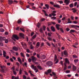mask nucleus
<instances>
[{
  "label": "nucleus",
  "instance_id": "1",
  "mask_svg": "<svg viewBox=\"0 0 79 79\" xmlns=\"http://www.w3.org/2000/svg\"><path fill=\"white\" fill-rule=\"evenodd\" d=\"M12 36V37L11 38V39L15 42H16V39L17 40H19V37H18L17 35H14Z\"/></svg>",
  "mask_w": 79,
  "mask_h": 79
},
{
  "label": "nucleus",
  "instance_id": "2",
  "mask_svg": "<svg viewBox=\"0 0 79 79\" xmlns=\"http://www.w3.org/2000/svg\"><path fill=\"white\" fill-rule=\"evenodd\" d=\"M60 26V25H58V24H56V27L58 31H59V30H60V31H61V32H62V33H63V32H64V31H63V28H59Z\"/></svg>",
  "mask_w": 79,
  "mask_h": 79
},
{
  "label": "nucleus",
  "instance_id": "3",
  "mask_svg": "<svg viewBox=\"0 0 79 79\" xmlns=\"http://www.w3.org/2000/svg\"><path fill=\"white\" fill-rule=\"evenodd\" d=\"M46 64L48 66H53V63L52 61H48L46 62Z\"/></svg>",
  "mask_w": 79,
  "mask_h": 79
},
{
  "label": "nucleus",
  "instance_id": "4",
  "mask_svg": "<svg viewBox=\"0 0 79 79\" xmlns=\"http://www.w3.org/2000/svg\"><path fill=\"white\" fill-rule=\"evenodd\" d=\"M55 61L56 62L54 63V64L58 63V62L59 61V60H58V59L57 60V56H56V54H55L54 56V62H55Z\"/></svg>",
  "mask_w": 79,
  "mask_h": 79
},
{
  "label": "nucleus",
  "instance_id": "5",
  "mask_svg": "<svg viewBox=\"0 0 79 79\" xmlns=\"http://www.w3.org/2000/svg\"><path fill=\"white\" fill-rule=\"evenodd\" d=\"M31 68H32V69H34V70L36 71L35 73H37V72H38V69H37V67L36 66H34V65L31 64Z\"/></svg>",
  "mask_w": 79,
  "mask_h": 79
},
{
  "label": "nucleus",
  "instance_id": "6",
  "mask_svg": "<svg viewBox=\"0 0 79 79\" xmlns=\"http://www.w3.org/2000/svg\"><path fill=\"white\" fill-rule=\"evenodd\" d=\"M52 72V70L51 69H49L48 70V72H45L44 74H46V75H48L49 73H50Z\"/></svg>",
  "mask_w": 79,
  "mask_h": 79
},
{
  "label": "nucleus",
  "instance_id": "7",
  "mask_svg": "<svg viewBox=\"0 0 79 79\" xmlns=\"http://www.w3.org/2000/svg\"><path fill=\"white\" fill-rule=\"evenodd\" d=\"M6 40V38L5 37H2V36H0V41L2 42V40L5 41Z\"/></svg>",
  "mask_w": 79,
  "mask_h": 79
},
{
  "label": "nucleus",
  "instance_id": "8",
  "mask_svg": "<svg viewBox=\"0 0 79 79\" xmlns=\"http://www.w3.org/2000/svg\"><path fill=\"white\" fill-rule=\"evenodd\" d=\"M75 32L76 34H78V32L72 29L70 31H69L70 33L71 34H73V33H74Z\"/></svg>",
  "mask_w": 79,
  "mask_h": 79
},
{
  "label": "nucleus",
  "instance_id": "9",
  "mask_svg": "<svg viewBox=\"0 0 79 79\" xmlns=\"http://www.w3.org/2000/svg\"><path fill=\"white\" fill-rule=\"evenodd\" d=\"M64 3H66V5H69V4L70 3V1L69 0H65L64 1Z\"/></svg>",
  "mask_w": 79,
  "mask_h": 79
},
{
  "label": "nucleus",
  "instance_id": "10",
  "mask_svg": "<svg viewBox=\"0 0 79 79\" xmlns=\"http://www.w3.org/2000/svg\"><path fill=\"white\" fill-rule=\"evenodd\" d=\"M31 60L33 61V62H34V61H35L37 60V58L35 57H34V56H32L31 57Z\"/></svg>",
  "mask_w": 79,
  "mask_h": 79
},
{
  "label": "nucleus",
  "instance_id": "11",
  "mask_svg": "<svg viewBox=\"0 0 79 79\" xmlns=\"http://www.w3.org/2000/svg\"><path fill=\"white\" fill-rule=\"evenodd\" d=\"M8 4H9V5H11V4L13 3L14 2L12 1V0H8Z\"/></svg>",
  "mask_w": 79,
  "mask_h": 79
},
{
  "label": "nucleus",
  "instance_id": "12",
  "mask_svg": "<svg viewBox=\"0 0 79 79\" xmlns=\"http://www.w3.org/2000/svg\"><path fill=\"white\" fill-rule=\"evenodd\" d=\"M19 36L20 37L23 38V39H24V35L23 34L20 33Z\"/></svg>",
  "mask_w": 79,
  "mask_h": 79
},
{
  "label": "nucleus",
  "instance_id": "13",
  "mask_svg": "<svg viewBox=\"0 0 79 79\" xmlns=\"http://www.w3.org/2000/svg\"><path fill=\"white\" fill-rule=\"evenodd\" d=\"M41 58L42 60H44L46 58V56L44 55H41Z\"/></svg>",
  "mask_w": 79,
  "mask_h": 79
},
{
  "label": "nucleus",
  "instance_id": "14",
  "mask_svg": "<svg viewBox=\"0 0 79 79\" xmlns=\"http://www.w3.org/2000/svg\"><path fill=\"white\" fill-rule=\"evenodd\" d=\"M65 63V64H66V63H68V64H69V60H68V58H65V61L64 64Z\"/></svg>",
  "mask_w": 79,
  "mask_h": 79
},
{
  "label": "nucleus",
  "instance_id": "15",
  "mask_svg": "<svg viewBox=\"0 0 79 79\" xmlns=\"http://www.w3.org/2000/svg\"><path fill=\"white\" fill-rule=\"evenodd\" d=\"M51 29L52 31H53V32H55V28L53 26H52L51 27Z\"/></svg>",
  "mask_w": 79,
  "mask_h": 79
},
{
  "label": "nucleus",
  "instance_id": "16",
  "mask_svg": "<svg viewBox=\"0 0 79 79\" xmlns=\"http://www.w3.org/2000/svg\"><path fill=\"white\" fill-rule=\"evenodd\" d=\"M12 49L13 50H15V51H18V48L14 46L13 48Z\"/></svg>",
  "mask_w": 79,
  "mask_h": 79
},
{
  "label": "nucleus",
  "instance_id": "17",
  "mask_svg": "<svg viewBox=\"0 0 79 79\" xmlns=\"http://www.w3.org/2000/svg\"><path fill=\"white\" fill-rule=\"evenodd\" d=\"M18 61L19 62L20 64H22V61H21V59H20V57H18Z\"/></svg>",
  "mask_w": 79,
  "mask_h": 79
},
{
  "label": "nucleus",
  "instance_id": "18",
  "mask_svg": "<svg viewBox=\"0 0 79 79\" xmlns=\"http://www.w3.org/2000/svg\"><path fill=\"white\" fill-rule=\"evenodd\" d=\"M53 6L54 7H56V8H60V6L58 4H55Z\"/></svg>",
  "mask_w": 79,
  "mask_h": 79
},
{
  "label": "nucleus",
  "instance_id": "19",
  "mask_svg": "<svg viewBox=\"0 0 79 79\" xmlns=\"http://www.w3.org/2000/svg\"><path fill=\"white\" fill-rule=\"evenodd\" d=\"M71 27H73V28H75L76 27L79 28V26H78L77 25H72Z\"/></svg>",
  "mask_w": 79,
  "mask_h": 79
},
{
  "label": "nucleus",
  "instance_id": "20",
  "mask_svg": "<svg viewBox=\"0 0 79 79\" xmlns=\"http://www.w3.org/2000/svg\"><path fill=\"white\" fill-rule=\"evenodd\" d=\"M21 44L22 46H24V45L25 46H27V45H26V43H24V42H21Z\"/></svg>",
  "mask_w": 79,
  "mask_h": 79
},
{
  "label": "nucleus",
  "instance_id": "21",
  "mask_svg": "<svg viewBox=\"0 0 79 79\" xmlns=\"http://www.w3.org/2000/svg\"><path fill=\"white\" fill-rule=\"evenodd\" d=\"M64 55H66V56H68V53H67V51L65 50L64 51Z\"/></svg>",
  "mask_w": 79,
  "mask_h": 79
},
{
  "label": "nucleus",
  "instance_id": "22",
  "mask_svg": "<svg viewBox=\"0 0 79 79\" xmlns=\"http://www.w3.org/2000/svg\"><path fill=\"white\" fill-rule=\"evenodd\" d=\"M40 43L39 42H38L37 44L36 45V48H38L39 46H40Z\"/></svg>",
  "mask_w": 79,
  "mask_h": 79
},
{
  "label": "nucleus",
  "instance_id": "23",
  "mask_svg": "<svg viewBox=\"0 0 79 79\" xmlns=\"http://www.w3.org/2000/svg\"><path fill=\"white\" fill-rule=\"evenodd\" d=\"M64 70L65 71V70H66V69H67V65H66V64H65V63L64 64Z\"/></svg>",
  "mask_w": 79,
  "mask_h": 79
},
{
  "label": "nucleus",
  "instance_id": "24",
  "mask_svg": "<svg viewBox=\"0 0 79 79\" xmlns=\"http://www.w3.org/2000/svg\"><path fill=\"white\" fill-rule=\"evenodd\" d=\"M6 52L5 51H3V55L4 57H5V58L6 57Z\"/></svg>",
  "mask_w": 79,
  "mask_h": 79
},
{
  "label": "nucleus",
  "instance_id": "25",
  "mask_svg": "<svg viewBox=\"0 0 79 79\" xmlns=\"http://www.w3.org/2000/svg\"><path fill=\"white\" fill-rule=\"evenodd\" d=\"M52 75H54V77H56V73L54 72H52Z\"/></svg>",
  "mask_w": 79,
  "mask_h": 79
},
{
  "label": "nucleus",
  "instance_id": "26",
  "mask_svg": "<svg viewBox=\"0 0 79 79\" xmlns=\"http://www.w3.org/2000/svg\"><path fill=\"white\" fill-rule=\"evenodd\" d=\"M73 6H74L73 3H71L70 5H69V6L70 8H73Z\"/></svg>",
  "mask_w": 79,
  "mask_h": 79
},
{
  "label": "nucleus",
  "instance_id": "27",
  "mask_svg": "<svg viewBox=\"0 0 79 79\" xmlns=\"http://www.w3.org/2000/svg\"><path fill=\"white\" fill-rule=\"evenodd\" d=\"M73 71H76V67L74 66V65H73Z\"/></svg>",
  "mask_w": 79,
  "mask_h": 79
},
{
  "label": "nucleus",
  "instance_id": "28",
  "mask_svg": "<svg viewBox=\"0 0 79 79\" xmlns=\"http://www.w3.org/2000/svg\"><path fill=\"white\" fill-rule=\"evenodd\" d=\"M20 30L21 31H22V32H25V31H24V29L22 28H20Z\"/></svg>",
  "mask_w": 79,
  "mask_h": 79
},
{
  "label": "nucleus",
  "instance_id": "29",
  "mask_svg": "<svg viewBox=\"0 0 79 79\" xmlns=\"http://www.w3.org/2000/svg\"><path fill=\"white\" fill-rule=\"evenodd\" d=\"M45 6H46V7H47V9H49V5L48 4H45Z\"/></svg>",
  "mask_w": 79,
  "mask_h": 79
},
{
  "label": "nucleus",
  "instance_id": "30",
  "mask_svg": "<svg viewBox=\"0 0 79 79\" xmlns=\"http://www.w3.org/2000/svg\"><path fill=\"white\" fill-rule=\"evenodd\" d=\"M37 67L40 70H42V68L41 67V66H37Z\"/></svg>",
  "mask_w": 79,
  "mask_h": 79
},
{
  "label": "nucleus",
  "instance_id": "31",
  "mask_svg": "<svg viewBox=\"0 0 79 79\" xmlns=\"http://www.w3.org/2000/svg\"><path fill=\"white\" fill-rule=\"evenodd\" d=\"M0 72H1V73H5V69H2V70H0Z\"/></svg>",
  "mask_w": 79,
  "mask_h": 79
},
{
  "label": "nucleus",
  "instance_id": "32",
  "mask_svg": "<svg viewBox=\"0 0 79 79\" xmlns=\"http://www.w3.org/2000/svg\"><path fill=\"white\" fill-rule=\"evenodd\" d=\"M74 62L76 63H77L78 61H79V60L78 59H75L74 60Z\"/></svg>",
  "mask_w": 79,
  "mask_h": 79
},
{
  "label": "nucleus",
  "instance_id": "33",
  "mask_svg": "<svg viewBox=\"0 0 79 79\" xmlns=\"http://www.w3.org/2000/svg\"><path fill=\"white\" fill-rule=\"evenodd\" d=\"M40 32H41V33H43V30H42V28H41L40 30Z\"/></svg>",
  "mask_w": 79,
  "mask_h": 79
},
{
  "label": "nucleus",
  "instance_id": "34",
  "mask_svg": "<svg viewBox=\"0 0 79 79\" xmlns=\"http://www.w3.org/2000/svg\"><path fill=\"white\" fill-rule=\"evenodd\" d=\"M22 65H23V66H24V65L27 66V63L25 62L24 63V64H22Z\"/></svg>",
  "mask_w": 79,
  "mask_h": 79
},
{
  "label": "nucleus",
  "instance_id": "35",
  "mask_svg": "<svg viewBox=\"0 0 79 79\" xmlns=\"http://www.w3.org/2000/svg\"><path fill=\"white\" fill-rule=\"evenodd\" d=\"M23 71V70H21V69H20L19 71V74L21 75V73H22V72Z\"/></svg>",
  "mask_w": 79,
  "mask_h": 79
},
{
  "label": "nucleus",
  "instance_id": "36",
  "mask_svg": "<svg viewBox=\"0 0 79 79\" xmlns=\"http://www.w3.org/2000/svg\"><path fill=\"white\" fill-rule=\"evenodd\" d=\"M43 29L44 31H45V29H46V27L45 26H43Z\"/></svg>",
  "mask_w": 79,
  "mask_h": 79
},
{
  "label": "nucleus",
  "instance_id": "37",
  "mask_svg": "<svg viewBox=\"0 0 79 79\" xmlns=\"http://www.w3.org/2000/svg\"><path fill=\"white\" fill-rule=\"evenodd\" d=\"M5 41V43L6 44H7L8 42V39L6 40V38Z\"/></svg>",
  "mask_w": 79,
  "mask_h": 79
},
{
  "label": "nucleus",
  "instance_id": "38",
  "mask_svg": "<svg viewBox=\"0 0 79 79\" xmlns=\"http://www.w3.org/2000/svg\"><path fill=\"white\" fill-rule=\"evenodd\" d=\"M48 40H49V41H51L52 40V38H51L50 37H48Z\"/></svg>",
  "mask_w": 79,
  "mask_h": 79
},
{
  "label": "nucleus",
  "instance_id": "39",
  "mask_svg": "<svg viewBox=\"0 0 79 79\" xmlns=\"http://www.w3.org/2000/svg\"><path fill=\"white\" fill-rule=\"evenodd\" d=\"M36 26L38 27V28H40V23H38L37 25H36Z\"/></svg>",
  "mask_w": 79,
  "mask_h": 79
},
{
  "label": "nucleus",
  "instance_id": "40",
  "mask_svg": "<svg viewBox=\"0 0 79 79\" xmlns=\"http://www.w3.org/2000/svg\"><path fill=\"white\" fill-rule=\"evenodd\" d=\"M0 45L2 47L3 46V43H2V41L0 42Z\"/></svg>",
  "mask_w": 79,
  "mask_h": 79
},
{
  "label": "nucleus",
  "instance_id": "41",
  "mask_svg": "<svg viewBox=\"0 0 79 79\" xmlns=\"http://www.w3.org/2000/svg\"><path fill=\"white\" fill-rule=\"evenodd\" d=\"M0 32H4V29H3V28H1L0 29Z\"/></svg>",
  "mask_w": 79,
  "mask_h": 79
},
{
  "label": "nucleus",
  "instance_id": "42",
  "mask_svg": "<svg viewBox=\"0 0 79 79\" xmlns=\"http://www.w3.org/2000/svg\"><path fill=\"white\" fill-rule=\"evenodd\" d=\"M35 37H36V35H35L32 37V39H34Z\"/></svg>",
  "mask_w": 79,
  "mask_h": 79
},
{
  "label": "nucleus",
  "instance_id": "43",
  "mask_svg": "<svg viewBox=\"0 0 79 79\" xmlns=\"http://www.w3.org/2000/svg\"><path fill=\"white\" fill-rule=\"evenodd\" d=\"M51 15H52V16H56V14H55L54 13H52Z\"/></svg>",
  "mask_w": 79,
  "mask_h": 79
},
{
  "label": "nucleus",
  "instance_id": "44",
  "mask_svg": "<svg viewBox=\"0 0 79 79\" xmlns=\"http://www.w3.org/2000/svg\"><path fill=\"white\" fill-rule=\"evenodd\" d=\"M77 56L76 55H73V58H77Z\"/></svg>",
  "mask_w": 79,
  "mask_h": 79
},
{
  "label": "nucleus",
  "instance_id": "45",
  "mask_svg": "<svg viewBox=\"0 0 79 79\" xmlns=\"http://www.w3.org/2000/svg\"><path fill=\"white\" fill-rule=\"evenodd\" d=\"M28 45H32V43L31 42H29L28 43Z\"/></svg>",
  "mask_w": 79,
  "mask_h": 79
},
{
  "label": "nucleus",
  "instance_id": "46",
  "mask_svg": "<svg viewBox=\"0 0 79 79\" xmlns=\"http://www.w3.org/2000/svg\"><path fill=\"white\" fill-rule=\"evenodd\" d=\"M58 2H59V3H60V4H61L63 3V1H58Z\"/></svg>",
  "mask_w": 79,
  "mask_h": 79
},
{
  "label": "nucleus",
  "instance_id": "47",
  "mask_svg": "<svg viewBox=\"0 0 79 79\" xmlns=\"http://www.w3.org/2000/svg\"><path fill=\"white\" fill-rule=\"evenodd\" d=\"M50 8H51V9L52 10H55V8H54V7H50Z\"/></svg>",
  "mask_w": 79,
  "mask_h": 79
},
{
  "label": "nucleus",
  "instance_id": "48",
  "mask_svg": "<svg viewBox=\"0 0 79 79\" xmlns=\"http://www.w3.org/2000/svg\"><path fill=\"white\" fill-rule=\"evenodd\" d=\"M21 55L22 56H23V57H24V54H23V52H21L20 53Z\"/></svg>",
  "mask_w": 79,
  "mask_h": 79
},
{
  "label": "nucleus",
  "instance_id": "49",
  "mask_svg": "<svg viewBox=\"0 0 79 79\" xmlns=\"http://www.w3.org/2000/svg\"><path fill=\"white\" fill-rule=\"evenodd\" d=\"M77 2H75L74 4V6H76V5H77Z\"/></svg>",
  "mask_w": 79,
  "mask_h": 79
},
{
  "label": "nucleus",
  "instance_id": "50",
  "mask_svg": "<svg viewBox=\"0 0 79 79\" xmlns=\"http://www.w3.org/2000/svg\"><path fill=\"white\" fill-rule=\"evenodd\" d=\"M11 69H13V71H15V66L13 67H12Z\"/></svg>",
  "mask_w": 79,
  "mask_h": 79
},
{
  "label": "nucleus",
  "instance_id": "51",
  "mask_svg": "<svg viewBox=\"0 0 79 79\" xmlns=\"http://www.w3.org/2000/svg\"><path fill=\"white\" fill-rule=\"evenodd\" d=\"M0 67L1 69H3V68H6V66H1Z\"/></svg>",
  "mask_w": 79,
  "mask_h": 79
},
{
  "label": "nucleus",
  "instance_id": "52",
  "mask_svg": "<svg viewBox=\"0 0 79 79\" xmlns=\"http://www.w3.org/2000/svg\"><path fill=\"white\" fill-rule=\"evenodd\" d=\"M51 23L52 24H53L54 25H55V24H56V23L55 22H52Z\"/></svg>",
  "mask_w": 79,
  "mask_h": 79
},
{
  "label": "nucleus",
  "instance_id": "53",
  "mask_svg": "<svg viewBox=\"0 0 79 79\" xmlns=\"http://www.w3.org/2000/svg\"><path fill=\"white\" fill-rule=\"evenodd\" d=\"M29 5H31V6H34V3H30Z\"/></svg>",
  "mask_w": 79,
  "mask_h": 79
},
{
  "label": "nucleus",
  "instance_id": "54",
  "mask_svg": "<svg viewBox=\"0 0 79 79\" xmlns=\"http://www.w3.org/2000/svg\"><path fill=\"white\" fill-rule=\"evenodd\" d=\"M10 52L12 53H15V52L13 51V50H10Z\"/></svg>",
  "mask_w": 79,
  "mask_h": 79
},
{
  "label": "nucleus",
  "instance_id": "55",
  "mask_svg": "<svg viewBox=\"0 0 79 79\" xmlns=\"http://www.w3.org/2000/svg\"><path fill=\"white\" fill-rule=\"evenodd\" d=\"M70 30V29H69V28H66V31H69Z\"/></svg>",
  "mask_w": 79,
  "mask_h": 79
},
{
  "label": "nucleus",
  "instance_id": "56",
  "mask_svg": "<svg viewBox=\"0 0 79 79\" xmlns=\"http://www.w3.org/2000/svg\"><path fill=\"white\" fill-rule=\"evenodd\" d=\"M71 18L72 20H74V17L72 16H71Z\"/></svg>",
  "mask_w": 79,
  "mask_h": 79
},
{
  "label": "nucleus",
  "instance_id": "57",
  "mask_svg": "<svg viewBox=\"0 0 79 79\" xmlns=\"http://www.w3.org/2000/svg\"><path fill=\"white\" fill-rule=\"evenodd\" d=\"M51 19H53V20H54V19H56V17H51Z\"/></svg>",
  "mask_w": 79,
  "mask_h": 79
},
{
  "label": "nucleus",
  "instance_id": "58",
  "mask_svg": "<svg viewBox=\"0 0 79 79\" xmlns=\"http://www.w3.org/2000/svg\"><path fill=\"white\" fill-rule=\"evenodd\" d=\"M19 27H17L16 29V30H17V31H19Z\"/></svg>",
  "mask_w": 79,
  "mask_h": 79
},
{
  "label": "nucleus",
  "instance_id": "59",
  "mask_svg": "<svg viewBox=\"0 0 79 79\" xmlns=\"http://www.w3.org/2000/svg\"><path fill=\"white\" fill-rule=\"evenodd\" d=\"M65 73H70V71H69V70H67L65 72Z\"/></svg>",
  "mask_w": 79,
  "mask_h": 79
},
{
  "label": "nucleus",
  "instance_id": "60",
  "mask_svg": "<svg viewBox=\"0 0 79 79\" xmlns=\"http://www.w3.org/2000/svg\"><path fill=\"white\" fill-rule=\"evenodd\" d=\"M50 4H51V5H54V3L53 2H50Z\"/></svg>",
  "mask_w": 79,
  "mask_h": 79
},
{
  "label": "nucleus",
  "instance_id": "61",
  "mask_svg": "<svg viewBox=\"0 0 79 79\" xmlns=\"http://www.w3.org/2000/svg\"><path fill=\"white\" fill-rule=\"evenodd\" d=\"M34 32H31V36H32V35H34Z\"/></svg>",
  "mask_w": 79,
  "mask_h": 79
},
{
  "label": "nucleus",
  "instance_id": "62",
  "mask_svg": "<svg viewBox=\"0 0 79 79\" xmlns=\"http://www.w3.org/2000/svg\"><path fill=\"white\" fill-rule=\"evenodd\" d=\"M18 23H21V21L20 20H19L18 21Z\"/></svg>",
  "mask_w": 79,
  "mask_h": 79
},
{
  "label": "nucleus",
  "instance_id": "63",
  "mask_svg": "<svg viewBox=\"0 0 79 79\" xmlns=\"http://www.w3.org/2000/svg\"><path fill=\"white\" fill-rule=\"evenodd\" d=\"M16 64L17 65V66H19V63H18V62H17Z\"/></svg>",
  "mask_w": 79,
  "mask_h": 79
},
{
  "label": "nucleus",
  "instance_id": "64",
  "mask_svg": "<svg viewBox=\"0 0 79 79\" xmlns=\"http://www.w3.org/2000/svg\"><path fill=\"white\" fill-rule=\"evenodd\" d=\"M23 79H26V77L25 75L23 76Z\"/></svg>",
  "mask_w": 79,
  "mask_h": 79
}]
</instances>
